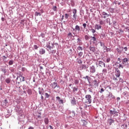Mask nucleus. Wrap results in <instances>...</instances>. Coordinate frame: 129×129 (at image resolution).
I'll list each match as a JSON object with an SVG mask.
<instances>
[{
  "mask_svg": "<svg viewBox=\"0 0 129 129\" xmlns=\"http://www.w3.org/2000/svg\"><path fill=\"white\" fill-rule=\"evenodd\" d=\"M78 63L79 64H82V60H81V59H79V60L78 61Z\"/></svg>",
  "mask_w": 129,
  "mask_h": 129,
  "instance_id": "48",
  "label": "nucleus"
},
{
  "mask_svg": "<svg viewBox=\"0 0 129 129\" xmlns=\"http://www.w3.org/2000/svg\"><path fill=\"white\" fill-rule=\"evenodd\" d=\"M123 49L124 50V52H126V51H127V47H123Z\"/></svg>",
  "mask_w": 129,
  "mask_h": 129,
  "instance_id": "50",
  "label": "nucleus"
},
{
  "mask_svg": "<svg viewBox=\"0 0 129 129\" xmlns=\"http://www.w3.org/2000/svg\"><path fill=\"white\" fill-rule=\"evenodd\" d=\"M52 9L54 12H57V6H53Z\"/></svg>",
  "mask_w": 129,
  "mask_h": 129,
  "instance_id": "31",
  "label": "nucleus"
},
{
  "mask_svg": "<svg viewBox=\"0 0 129 129\" xmlns=\"http://www.w3.org/2000/svg\"><path fill=\"white\" fill-rule=\"evenodd\" d=\"M96 64V65H98L100 67H105V63L102 60H97Z\"/></svg>",
  "mask_w": 129,
  "mask_h": 129,
  "instance_id": "3",
  "label": "nucleus"
},
{
  "mask_svg": "<svg viewBox=\"0 0 129 129\" xmlns=\"http://www.w3.org/2000/svg\"><path fill=\"white\" fill-rule=\"evenodd\" d=\"M102 72H103V74L107 73V70H106V69H103V70H102Z\"/></svg>",
  "mask_w": 129,
  "mask_h": 129,
  "instance_id": "32",
  "label": "nucleus"
},
{
  "mask_svg": "<svg viewBox=\"0 0 129 129\" xmlns=\"http://www.w3.org/2000/svg\"><path fill=\"white\" fill-rule=\"evenodd\" d=\"M60 103H61L62 104H63V100H60L59 101Z\"/></svg>",
  "mask_w": 129,
  "mask_h": 129,
  "instance_id": "57",
  "label": "nucleus"
},
{
  "mask_svg": "<svg viewBox=\"0 0 129 129\" xmlns=\"http://www.w3.org/2000/svg\"><path fill=\"white\" fill-rule=\"evenodd\" d=\"M20 81L21 82H24L25 81V77H20Z\"/></svg>",
  "mask_w": 129,
  "mask_h": 129,
  "instance_id": "29",
  "label": "nucleus"
},
{
  "mask_svg": "<svg viewBox=\"0 0 129 129\" xmlns=\"http://www.w3.org/2000/svg\"><path fill=\"white\" fill-rule=\"evenodd\" d=\"M49 127H50V129H54V128H53V127L52 126V125H49Z\"/></svg>",
  "mask_w": 129,
  "mask_h": 129,
  "instance_id": "62",
  "label": "nucleus"
},
{
  "mask_svg": "<svg viewBox=\"0 0 129 129\" xmlns=\"http://www.w3.org/2000/svg\"><path fill=\"white\" fill-rule=\"evenodd\" d=\"M74 83L75 84H76V85H78V84H79V80L78 79H75V81H74Z\"/></svg>",
  "mask_w": 129,
  "mask_h": 129,
  "instance_id": "25",
  "label": "nucleus"
},
{
  "mask_svg": "<svg viewBox=\"0 0 129 129\" xmlns=\"http://www.w3.org/2000/svg\"><path fill=\"white\" fill-rule=\"evenodd\" d=\"M89 39H90V36H89V35H85V39L86 40V41H88Z\"/></svg>",
  "mask_w": 129,
  "mask_h": 129,
  "instance_id": "21",
  "label": "nucleus"
},
{
  "mask_svg": "<svg viewBox=\"0 0 129 129\" xmlns=\"http://www.w3.org/2000/svg\"><path fill=\"white\" fill-rule=\"evenodd\" d=\"M50 86L52 89H55V88H59V85L56 82L52 83L50 84Z\"/></svg>",
  "mask_w": 129,
  "mask_h": 129,
  "instance_id": "4",
  "label": "nucleus"
},
{
  "mask_svg": "<svg viewBox=\"0 0 129 129\" xmlns=\"http://www.w3.org/2000/svg\"><path fill=\"white\" fill-rule=\"evenodd\" d=\"M53 47H54V44L53 43H51L50 42H48V43L46 45V47L48 50H51V49H53Z\"/></svg>",
  "mask_w": 129,
  "mask_h": 129,
  "instance_id": "8",
  "label": "nucleus"
},
{
  "mask_svg": "<svg viewBox=\"0 0 129 129\" xmlns=\"http://www.w3.org/2000/svg\"><path fill=\"white\" fill-rule=\"evenodd\" d=\"M113 80H114L115 81H117V78H115V77H114L113 78Z\"/></svg>",
  "mask_w": 129,
  "mask_h": 129,
  "instance_id": "58",
  "label": "nucleus"
},
{
  "mask_svg": "<svg viewBox=\"0 0 129 129\" xmlns=\"http://www.w3.org/2000/svg\"><path fill=\"white\" fill-rule=\"evenodd\" d=\"M87 68H88V67H87L86 65L82 64L81 66L82 70H85V69H87Z\"/></svg>",
  "mask_w": 129,
  "mask_h": 129,
  "instance_id": "19",
  "label": "nucleus"
},
{
  "mask_svg": "<svg viewBox=\"0 0 129 129\" xmlns=\"http://www.w3.org/2000/svg\"><path fill=\"white\" fill-rule=\"evenodd\" d=\"M6 83H8V84L11 83V79L10 78H7L5 80Z\"/></svg>",
  "mask_w": 129,
  "mask_h": 129,
  "instance_id": "24",
  "label": "nucleus"
},
{
  "mask_svg": "<svg viewBox=\"0 0 129 129\" xmlns=\"http://www.w3.org/2000/svg\"><path fill=\"white\" fill-rule=\"evenodd\" d=\"M89 77L88 76H87L86 77H84L85 79H87L88 81H89Z\"/></svg>",
  "mask_w": 129,
  "mask_h": 129,
  "instance_id": "45",
  "label": "nucleus"
},
{
  "mask_svg": "<svg viewBox=\"0 0 129 129\" xmlns=\"http://www.w3.org/2000/svg\"><path fill=\"white\" fill-rule=\"evenodd\" d=\"M45 52L46 51H45V49L43 48L39 50V54H40V55H43V54H45Z\"/></svg>",
  "mask_w": 129,
  "mask_h": 129,
  "instance_id": "15",
  "label": "nucleus"
},
{
  "mask_svg": "<svg viewBox=\"0 0 129 129\" xmlns=\"http://www.w3.org/2000/svg\"><path fill=\"white\" fill-rule=\"evenodd\" d=\"M19 77H23V73H20L19 74Z\"/></svg>",
  "mask_w": 129,
  "mask_h": 129,
  "instance_id": "53",
  "label": "nucleus"
},
{
  "mask_svg": "<svg viewBox=\"0 0 129 129\" xmlns=\"http://www.w3.org/2000/svg\"><path fill=\"white\" fill-rule=\"evenodd\" d=\"M85 103H87V104H90L91 102H92V98L91 97V95H86L85 96Z\"/></svg>",
  "mask_w": 129,
  "mask_h": 129,
  "instance_id": "1",
  "label": "nucleus"
},
{
  "mask_svg": "<svg viewBox=\"0 0 129 129\" xmlns=\"http://www.w3.org/2000/svg\"><path fill=\"white\" fill-rule=\"evenodd\" d=\"M110 114L111 115V116H117L118 115V113L116 112V111H112V110H110Z\"/></svg>",
  "mask_w": 129,
  "mask_h": 129,
  "instance_id": "7",
  "label": "nucleus"
},
{
  "mask_svg": "<svg viewBox=\"0 0 129 129\" xmlns=\"http://www.w3.org/2000/svg\"><path fill=\"white\" fill-rule=\"evenodd\" d=\"M13 64H14V61H13V60H10V61L9 62V65H13Z\"/></svg>",
  "mask_w": 129,
  "mask_h": 129,
  "instance_id": "35",
  "label": "nucleus"
},
{
  "mask_svg": "<svg viewBox=\"0 0 129 129\" xmlns=\"http://www.w3.org/2000/svg\"><path fill=\"white\" fill-rule=\"evenodd\" d=\"M45 97L46 98H49V97H50V95H49V94H48L47 93H45Z\"/></svg>",
  "mask_w": 129,
  "mask_h": 129,
  "instance_id": "39",
  "label": "nucleus"
},
{
  "mask_svg": "<svg viewBox=\"0 0 129 129\" xmlns=\"http://www.w3.org/2000/svg\"><path fill=\"white\" fill-rule=\"evenodd\" d=\"M82 55H83V52H80L78 53V55H79L80 57H82Z\"/></svg>",
  "mask_w": 129,
  "mask_h": 129,
  "instance_id": "36",
  "label": "nucleus"
},
{
  "mask_svg": "<svg viewBox=\"0 0 129 129\" xmlns=\"http://www.w3.org/2000/svg\"><path fill=\"white\" fill-rule=\"evenodd\" d=\"M116 51L117 52V53L119 54V55H120V54H121V53H122V51H123V47H121L120 46H118L116 48Z\"/></svg>",
  "mask_w": 129,
  "mask_h": 129,
  "instance_id": "6",
  "label": "nucleus"
},
{
  "mask_svg": "<svg viewBox=\"0 0 129 129\" xmlns=\"http://www.w3.org/2000/svg\"><path fill=\"white\" fill-rule=\"evenodd\" d=\"M95 28L97 30H100V29H101V26L98 24H96L95 25Z\"/></svg>",
  "mask_w": 129,
  "mask_h": 129,
  "instance_id": "20",
  "label": "nucleus"
},
{
  "mask_svg": "<svg viewBox=\"0 0 129 129\" xmlns=\"http://www.w3.org/2000/svg\"><path fill=\"white\" fill-rule=\"evenodd\" d=\"M91 38H92V41H94V42H95V41H96V38H95V37L91 36Z\"/></svg>",
  "mask_w": 129,
  "mask_h": 129,
  "instance_id": "37",
  "label": "nucleus"
},
{
  "mask_svg": "<svg viewBox=\"0 0 129 129\" xmlns=\"http://www.w3.org/2000/svg\"><path fill=\"white\" fill-rule=\"evenodd\" d=\"M90 51H91V52H92L93 53H94V52H95V51H96V49L95 48V47H93V46H91L90 47Z\"/></svg>",
  "mask_w": 129,
  "mask_h": 129,
  "instance_id": "18",
  "label": "nucleus"
},
{
  "mask_svg": "<svg viewBox=\"0 0 129 129\" xmlns=\"http://www.w3.org/2000/svg\"><path fill=\"white\" fill-rule=\"evenodd\" d=\"M57 100H58V101H60V97L57 96L56 97Z\"/></svg>",
  "mask_w": 129,
  "mask_h": 129,
  "instance_id": "55",
  "label": "nucleus"
},
{
  "mask_svg": "<svg viewBox=\"0 0 129 129\" xmlns=\"http://www.w3.org/2000/svg\"><path fill=\"white\" fill-rule=\"evenodd\" d=\"M113 122H114V120H113L112 119H108V123H109L110 125H111V124H112V123H113Z\"/></svg>",
  "mask_w": 129,
  "mask_h": 129,
  "instance_id": "14",
  "label": "nucleus"
},
{
  "mask_svg": "<svg viewBox=\"0 0 129 129\" xmlns=\"http://www.w3.org/2000/svg\"><path fill=\"white\" fill-rule=\"evenodd\" d=\"M33 47L35 50H38V48H39V47L37 45H34Z\"/></svg>",
  "mask_w": 129,
  "mask_h": 129,
  "instance_id": "40",
  "label": "nucleus"
},
{
  "mask_svg": "<svg viewBox=\"0 0 129 129\" xmlns=\"http://www.w3.org/2000/svg\"><path fill=\"white\" fill-rule=\"evenodd\" d=\"M86 26H87V25L86 24V23H84L83 24V26L84 27V29H86Z\"/></svg>",
  "mask_w": 129,
  "mask_h": 129,
  "instance_id": "46",
  "label": "nucleus"
},
{
  "mask_svg": "<svg viewBox=\"0 0 129 129\" xmlns=\"http://www.w3.org/2000/svg\"><path fill=\"white\" fill-rule=\"evenodd\" d=\"M28 129H34V127L33 126H30Z\"/></svg>",
  "mask_w": 129,
  "mask_h": 129,
  "instance_id": "60",
  "label": "nucleus"
},
{
  "mask_svg": "<svg viewBox=\"0 0 129 129\" xmlns=\"http://www.w3.org/2000/svg\"><path fill=\"white\" fill-rule=\"evenodd\" d=\"M95 67L94 66H92L90 67V73H95L96 72Z\"/></svg>",
  "mask_w": 129,
  "mask_h": 129,
  "instance_id": "9",
  "label": "nucleus"
},
{
  "mask_svg": "<svg viewBox=\"0 0 129 129\" xmlns=\"http://www.w3.org/2000/svg\"><path fill=\"white\" fill-rule=\"evenodd\" d=\"M117 60L119 61L120 63L121 62V59H120V58H118Z\"/></svg>",
  "mask_w": 129,
  "mask_h": 129,
  "instance_id": "56",
  "label": "nucleus"
},
{
  "mask_svg": "<svg viewBox=\"0 0 129 129\" xmlns=\"http://www.w3.org/2000/svg\"><path fill=\"white\" fill-rule=\"evenodd\" d=\"M104 24V21L101 20L100 21V25H103Z\"/></svg>",
  "mask_w": 129,
  "mask_h": 129,
  "instance_id": "47",
  "label": "nucleus"
},
{
  "mask_svg": "<svg viewBox=\"0 0 129 129\" xmlns=\"http://www.w3.org/2000/svg\"><path fill=\"white\" fill-rule=\"evenodd\" d=\"M77 91H78V87H74V88L73 89V93L74 94H76V93H77Z\"/></svg>",
  "mask_w": 129,
  "mask_h": 129,
  "instance_id": "11",
  "label": "nucleus"
},
{
  "mask_svg": "<svg viewBox=\"0 0 129 129\" xmlns=\"http://www.w3.org/2000/svg\"><path fill=\"white\" fill-rule=\"evenodd\" d=\"M102 16H103V18H104V19H106V18H107V17H108V16H109V14H107V13H106L105 12H103L102 13Z\"/></svg>",
  "mask_w": 129,
  "mask_h": 129,
  "instance_id": "13",
  "label": "nucleus"
},
{
  "mask_svg": "<svg viewBox=\"0 0 129 129\" xmlns=\"http://www.w3.org/2000/svg\"><path fill=\"white\" fill-rule=\"evenodd\" d=\"M64 17H65V19L67 20V19H68V17H69V15L68 14H66L64 15Z\"/></svg>",
  "mask_w": 129,
  "mask_h": 129,
  "instance_id": "43",
  "label": "nucleus"
},
{
  "mask_svg": "<svg viewBox=\"0 0 129 129\" xmlns=\"http://www.w3.org/2000/svg\"><path fill=\"white\" fill-rule=\"evenodd\" d=\"M2 21L3 22H5V18L2 17Z\"/></svg>",
  "mask_w": 129,
  "mask_h": 129,
  "instance_id": "59",
  "label": "nucleus"
},
{
  "mask_svg": "<svg viewBox=\"0 0 129 129\" xmlns=\"http://www.w3.org/2000/svg\"><path fill=\"white\" fill-rule=\"evenodd\" d=\"M118 68H119V69H120V68H121L122 69H123V66H122L121 64H119Z\"/></svg>",
  "mask_w": 129,
  "mask_h": 129,
  "instance_id": "41",
  "label": "nucleus"
},
{
  "mask_svg": "<svg viewBox=\"0 0 129 129\" xmlns=\"http://www.w3.org/2000/svg\"><path fill=\"white\" fill-rule=\"evenodd\" d=\"M40 36L41 37H42V38H45V34H44L43 33H41Z\"/></svg>",
  "mask_w": 129,
  "mask_h": 129,
  "instance_id": "44",
  "label": "nucleus"
},
{
  "mask_svg": "<svg viewBox=\"0 0 129 129\" xmlns=\"http://www.w3.org/2000/svg\"><path fill=\"white\" fill-rule=\"evenodd\" d=\"M119 32L122 33H123V31H122L121 30H119Z\"/></svg>",
  "mask_w": 129,
  "mask_h": 129,
  "instance_id": "63",
  "label": "nucleus"
},
{
  "mask_svg": "<svg viewBox=\"0 0 129 129\" xmlns=\"http://www.w3.org/2000/svg\"><path fill=\"white\" fill-rule=\"evenodd\" d=\"M35 15L36 16H41V13H40L38 12H36L35 14Z\"/></svg>",
  "mask_w": 129,
  "mask_h": 129,
  "instance_id": "34",
  "label": "nucleus"
},
{
  "mask_svg": "<svg viewBox=\"0 0 129 129\" xmlns=\"http://www.w3.org/2000/svg\"><path fill=\"white\" fill-rule=\"evenodd\" d=\"M27 92H28V94H29V95H31L32 94V90L31 89H29L27 90Z\"/></svg>",
  "mask_w": 129,
  "mask_h": 129,
  "instance_id": "28",
  "label": "nucleus"
},
{
  "mask_svg": "<svg viewBox=\"0 0 129 129\" xmlns=\"http://www.w3.org/2000/svg\"><path fill=\"white\" fill-rule=\"evenodd\" d=\"M89 85L96 88V87H98V85H99V82L97 81V80H94L92 83L89 82Z\"/></svg>",
  "mask_w": 129,
  "mask_h": 129,
  "instance_id": "2",
  "label": "nucleus"
},
{
  "mask_svg": "<svg viewBox=\"0 0 129 129\" xmlns=\"http://www.w3.org/2000/svg\"><path fill=\"white\" fill-rule=\"evenodd\" d=\"M71 116H72L73 117H74V116H75V112L74 111L71 112Z\"/></svg>",
  "mask_w": 129,
  "mask_h": 129,
  "instance_id": "27",
  "label": "nucleus"
},
{
  "mask_svg": "<svg viewBox=\"0 0 129 129\" xmlns=\"http://www.w3.org/2000/svg\"><path fill=\"white\" fill-rule=\"evenodd\" d=\"M108 88L110 90H111V87H110L109 86H107V88Z\"/></svg>",
  "mask_w": 129,
  "mask_h": 129,
  "instance_id": "61",
  "label": "nucleus"
},
{
  "mask_svg": "<svg viewBox=\"0 0 129 129\" xmlns=\"http://www.w3.org/2000/svg\"><path fill=\"white\" fill-rule=\"evenodd\" d=\"M73 18H74V19L76 20L77 19V14H74Z\"/></svg>",
  "mask_w": 129,
  "mask_h": 129,
  "instance_id": "38",
  "label": "nucleus"
},
{
  "mask_svg": "<svg viewBox=\"0 0 129 129\" xmlns=\"http://www.w3.org/2000/svg\"><path fill=\"white\" fill-rule=\"evenodd\" d=\"M40 70H43V68H42V67H40Z\"/></svg>",
  "mask_w": 129,
  "mask_h": 129,
  "instance_id": "64",
  "label": "nucleus"
},
{
  "mask_svg": "<svg viewBox=\"0 0 129 129\" xmlns=\"http://www.w3.org/2000/svg\"><path fill=\"white\" fill-rule=\"evenodd\" d=\"M44 123L45 124H48L49 123V118H44Z\"/></svg>",
  "mask_w": 129,
  "mask_h": 129,
  "instance_id": "22",
  "label": "nucleus"
},
{
  "mask_svg": "<svg viewBox=\"0 0 129 129\" xmlns=\"http://www.w3.org/2000/svg\"><path fill=\"white\" fill-rule=\"evenodd\" d=\"M39 90V94H41V95L42 94H44V89L41 88L40 87L38 88Z\"/></svg>",
  "mask_w": 129,
  "mask_h": 129,
  "instance_id": "12",
  "label": "nucleus"
},
{
  "mask_svg": "<svg viewBox=\"0 0 129 129\" xmlns=\"http://www.w3.org/2000/svg\"><path fill=\"white\" fill-rule=\"evenodd\" d=\"M26 71V68H22L21 71H22L23 72H25Z\"/></svg>",
  "mask_w": 129,
  "mask_h": 129,
  "instance_id": "52",
  "label": "nucleus"
},
{
  "mask_svg": "<svg viewBox=\"0 0 129 129\" xmlns=\"http://www.w3.org/2000/svg\"><path fill=\"white\" fill-rule=\"evenodd\" d=\"M71 103L73 104V105H75V104H76V100L75 99V98H73L72 99Z\"/></svg>",
  "mask_w": 129,
  "mask_h": 129,
  "instance_id": "17",
  "label": "nucleus"
},
{
  "mask_svg": "<svg viewBox=\"0 0 129 129\" xmlns=\"http://www.w3.org/2000/svg\"><path fill=\"white\" fill-rule=\"evenodd\" d=\"M82 122H83V126H87V124H88V122L86 121L85 120H82Z\"/></svg>",
  "mask_w": 129,
  "mask_h": 129,
  "instance_id": "16",
  "label": "nucleus"
},
{
  "mask_svg": "<svg viewBox=\"0 0 129 129\" xmlns=\"http://www.w3.org/2000/svg\"><path fill=\"white\" fill-rule=\"evenodd\" d=\"M77 50L78 51H82L83 50V48L81 46H79L78 48H77Z\"/></svg>",
  "mask_w": 129,
  "mask_h": 129,
  "instance_id": "30",
  "label": "nucleus"
},
{
  "mask_svg": "<svg viewBox=\"0 0 129 129\" xmlns=\"http://www.w3.org/2000/svg\"><path fill=\"white\" fill-rule=\"evenodd\" d=\"M106 62L107 63H109V62H110V58L108 57V58H107Z\"/></svg>",
  "mask_w": 129,
  "mask_h": 129,
  "instance_id": "42",
  "label": "nucleus"
},
{
  "mask_svg": "<svg viewBox=\"0 0 129 129\" xmlns=\"http://www.w3.org/2000/svg\"><path fill=\"white\" fill-rule=\"evenodd\" d=\"M73 14H77V10H76V9H74L73 10Z\"/></svg>",
  "mask_w": 129,
  "mask_h": 129,
  "instance_id": "33",
  "label": "nucleus"
},
{
  "mask_svg": "<svg viewBox=\"0 0 129 129\" xmlns=\"http://www.w3.org/2000/svg\"><path fill=\"white\" fill-rule=\"evenodd\" d=\"M92 31V33H93V34H94V33H95V32H96V31H95V30L94 29H91Z\"/></svg>",
  "mask_w": 129,
  "mask_h": 129,
  "instance_id": "54",
  "label": "nucleus"
},
{
  "mask_svg": "<svg viewBox=\"0 0 129 129\" xmlns=\"http://www.w3.org/2000/svg\"><path fill=\"white\" fill-rule=\"evenodd\" d=\"M68 38H72V37H73V34H72V33L70 32L68 34Z\"/></svg>",
  "mask_w": 129,
  "mask_h": 129,
  "instance_id": "26",
  "label": "nucleus"
},
{
  "mask_svg": "<svg viewBox=\"0 0 129 129\" xmlns=\"http://www.w3.org/2000/svg\"><path fill=\"white\" fill-rule=\"evenodd\" d=\"M104 92V89L101 88L100 91V93H102V92Z\"/></svg>",
  "mask_w": 129,
  "mask_h": 129,
  "instance_id": "49",
  "label": "nucleus"
},
{
  "mask_svg": "<svg viewBox=\"0 0 129 129\" xmlns=\"http://www.w3.org/2000/svg\"><path fill=\"white\" fill-rule=\"evenodd\" d=\"M122 63L123 65L128 64V58L125 57L121 60Z\"/></svg>",
  "mask_w": 129,
  "mask_h": 129,
  "instance_id": "5",
  "label": "nucleus"
},
{
  "mask_svg": "<svg viewBox=\"0 0 129 129\" xmlns=\"http://www.w3.org/2000/svg\"><path fill=\"white\" fill-rule=\"evenodd\" d=\"M75 30L76 31H78V32H79V31H80V27L78 25H76L75 26Z\"/></svg>",
  "mask_w": 129,
  "mask_h": 129,
  "instance_id": "23",
  "label": "nucleus"
},
{
  "mask_svg": "<svg viewBox=\"0 0 129 129\" xmlns=\"http://www.w3.org/2000/svg\"><path fill=\"white\" fill-rule=\"evenodd\" d=\"M5 103L6 106H7V104H8V100L6 99L5 100Z\"/></svg>",
  "mask_w": 129,
  "mask_h": 129,
  "instance_id": "51",
  "label": "nucleus"
},
{
  "mask_svg": "<svg viewBox=\"0 0 129 129\" xmlns=\"http://www.w3.org/2000/svg\"><path fill=\"white\" fill-rule=\"evenodd\" d=\"M115 76H116V77H119V76H120V71H119L118 69L116 70Z\"/></svg>",
  "mask_w": 129,
  "mask_h": 129,
  "instance_id": "10",
  "label": "nucleus"
}]
</instances>
